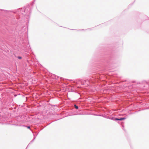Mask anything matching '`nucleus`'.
I'll return each instance as SVG.
<instances>
[{"mask_svg": "<svg viewBox=\"0 0 149 149\" xmlns=\"http://www.w3.org/2000/svg\"><path fill=\"white\" fill-rule=\"evenodd\" d=\"M74 107H75L76 109H78V107L77 106H76V105H74Z\"/></svg>", "mask_w": 149, "mask_h": 149, "instance_id": "2", "label": "nucleus"}, {"mask_svg": "<svg viewBox=\"0 0 149 149\" xmlns=\"http://www.w3.org/2000/svg\"><path fill=\"white\" fill-rule=\"evenodd\" d=\"M17 58L19 59H21L22 58V57H21V56H18L17 57Z\"/></svg>", "mask_w": 149, "mask_h": 149, "instance_id": "3", "label": "nucleus"}, {"mask_svg": "<svg viewBox=\"0 0 149 149\" xmlns=\"http://www.w3.org/2000/svg\"><path fill=\"white\" fill-rule=\"evenodd\" d=\"M126 118H115V120H124Z\"/></svg>", "mask_w": 149, "mask_h": 149, "instance_id": "1", "label": "nucleus"}, {"mask_svg": "<svg viewBox=\"0 0 149 149\" xmlns=\"http://www.w3.org/2000/svg\"><path fill=\"white\" fill-rule=\"evenodd\" d=\"M28 128H30V127L29 126H28L27 127Z\"/></svg>", "mask_w": 149, "mask_h": 149, "instance_id": "4", "label": "nucleus"}]
</instances>
